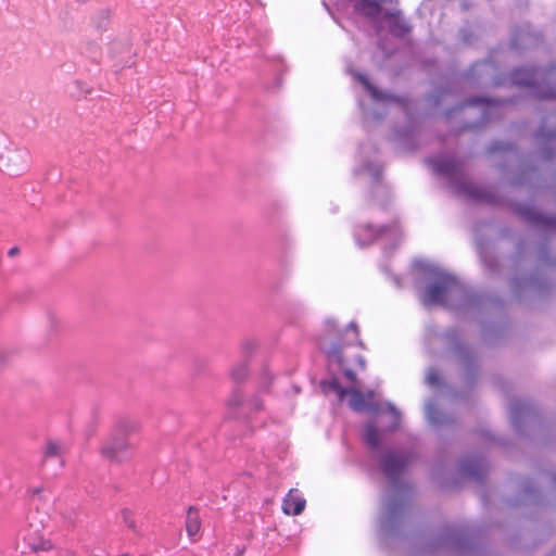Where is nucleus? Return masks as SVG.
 <instances>
[{
  "label": "nucleus",
  "mask_w": 556,
  "mask_h": 556,
  "mask_svg": "<svg viewBox=\"0 0 556 556\" xmlns=\"http://www.w3.org/2000/svg\"><path fill=\"white\" fill-rule=\"evenodd\" d=\"M122 518H123V521L132 530L136 529V525H135V521L134 519L131 518V513L130 510L128 509H124L122 511Z\"/></svg>",
  "instance_id": "30"
},
{
  "label": "nucleus",
  "mask_w": 556,
  "mask_h": 556,
  "mask_svg": "<svg viewBox=\"0 0 556 556\" xmlns=\"http://www.w3.org/2000/svg\"><path fill=\"white\" fill-rule=\"evenodd\" d=\"M543 154H544V157H545V159H549V157H552V152H549V151H545V150H544V151H543Z\"/></svg>",
  "instance_id": "37"
},
{
  "label": "nucleus",
  "mask_w": 556,
  "mask_h": 556,
  "mask_svg": "<svg viewBox=\"0 0 556 556\" xmlns=\"http://www.w3.org/2000/svg\"><path fill=\"white\" fill-rule=\"evenodd\" d=\"M445 545H452L454 547H456L457 549L462 551L463 549V541L458 536H455V535H448V536H445L441 540Z\"/></svg>",
  "instance_id": "29"
},
{
  "label": "nucleus",
  "mask_w": 556,
  "mask_h": 556,
  "mask_svg": "<svg viewBox=\"0 0 556 556\" xmlns=\"http://www.w3.org/2000/svg\"><path fill=\"white\" fill-rule=\"evenodd\" d=\"M248 375L247 364L241 362L235 365L231 369V378L235 382H241L245 379Z\"/></svg>",
  "instance_id": "22"
},
{
  "label": "nucleus",
  "mask_w": 556,
  "mask_h": 556,
  "mask_svg": "<svg viewBox=\"0 0 556 556\" xmlns=\"http://www.w3.org/2000/svg\"><path fill=\"white\" fill-rule=\"evenodd\" d=\"M65 451V446L56 441H49L43 452V459L41 466L43 467L49 459H56L59 463V467L64 466V462L62 459L63 453Z\"/></svg>",
  "instance_id": "16"
},
{
  "label": "nucleus",
  "mask_w": 556,
  "mask_h": 556,
  "mask_svg": "<svg viewBox=\"0 0 556 556\" xmlns=\"http://www.w3.org/2000/svg\"><path fill=\"white\" fill-rule=\"evenodd\" d=\"M386 408L393 414L394 420L396 422L399 419V413L396 412L395 407L391 403H386Z\"/></svg>",
  "instance_id": "33"
},
{
  "label": "nucleus",
  "mask_w": 556,
  "mask_h": 556,
  "mask_svg": "<svg viewBox=\"0 0 556 556\" xmlns=\"http://www.w3.org/2000/svg\"><path fill=\"white\" fill-rule=\"evenodd\" d=\"M358 329L355 323H351L343 333L342 342H327L321 343L323 351L327 354L330 366H338L346 380L351 383H356V375L350 368V362L343 354L345 345L361 344Z\"/></svg>",
  "instance_id": "5"
},
{
  "label": "nucleus",
  "mask_w": 556,
  "mask_h": 556,
  "mask_svg": "<svg viewBox=\"0 0 556 556\" xmlns=\"http://www.w3.org/2000/svg\"><path fill=\"white\" fill-rule=\"evenodd\" d=\"M201 522L198 510L194 507H189L186 519V530L190 538L197 535L200 531Z\"/></svg>",
  "instance_id": "18"
},
{
  "label": "nucleus",
  "mask_w": 556,
  "mask_h": 556,
  "mask_svg": "<svg viewBox=\"0 0 556 556\" xmlns=\"http://www.w3.org/2000/svg\"><path fill=\"white\" fill-rule=\"evenodd\" d=\"M443 101H444V98H443V97H441V98H439V99H437V100H435V103L439 105V104H441Z\"/></svg>",
  "instance_id": "38"
},
{
  "label": "nucleus",
  "mask_w": 556,
  "mask_h": 556,
  "mask_svg": "<svg viewBox=\"0 0 556 556\" xmlns=\"http://www.w3.org/2000/svg\"><path fill=\"white\" fill-rule=\"evenodd\" d=\"M556 79V66L545 71H533L528 67L515 70L509 76V83L529 88L530 94L541 99L556 98V87L552 84Z\"/></svg>",
  "instance_id": "4"
},
{
  "label": "nucleus",
  "mask_w": 556,
  "mask_h": 556,
  "mask_svg": "<svg viewBox=\"0 0 556 556\" xmlns=\"http://www.w3.org/2000/svg\"><path fill=\"white\" fill-rule=\"evenodd\" d=\"M364 169L371 177L372 181L379 184L382 173V166L376 162H368L365 164ZM378 190L384 191V187L377 185Z\"/></svg>",
  "instance_id": "20"
},
{
  "label": "nucleus",
  "mask_w": 556,
  "mask_h": 556,
  "mask_svg": "<svg viewBox=\"0 0 556 556\" xmlns=\"http://www.w3.org/2000/svg\"><path fill=\"white\" fill-rule=\"evenodd\" d=\"M422 268L433 280L421 296L424 305H447L453 298L462 299L459 306H466L476 301L475 294L468 291L456 277L434 265L426 264Z\"/></svg>",
  "instance_id": "2"
},
{
  "label": "nucleus",
  "mask_w": 556,
  "mask_h": 556,
  "mask_svg": "<svg viewBox=\"0 0 556 556\" xmlns=\"http://www.w3.org/2000/svg\"><path fill=\"white\" fill-rule=\"evenodd\" d=\"M305 500L300 495L299 491L291 489L283 500L282 510L287 515H300L305 508Z\"/></svg>",
  "instance_id": "12"
},
{
  "label": "nucleus",
  "mask_w": 556,
  "mask_h": 556,
  "mask_svg": "<svg viewBox=\"0 0 556 556\" xmlns=\"http://www.w3.org/2000/svg\"><path fill=\"white\" fill-rule=\"evenodd\" d=\"M109 11L103 10L99 14V21H96L97 27L102 28L105 26L106 21L109 20Z\"/></svg>",
  "instance_id": "31"
},
{
  "label": "nucleus",
  "mask_w": 556,
  "mask_h": 556,
  "mask_svg": "<svg viewBox=\"0 0 556 556\" xmlns=\"http://www.w3.org/2000/svg\"><path fill=\"white\" fill-rule=\"evenodd\" d=\"M554 484H555V488H556V477L554 478Z\"/></svg>",
  "instance_id": "43"
},
{
  "label": "nucleus",
  "mask_w": 556,
  "mask_h": 556,
  "mask_svg": "<svg viewBox=\"0 0 556 556\" xmlns=\"http://www.w3.org/2000/svg\"><path fill=\"white\" fill-rule=\"evenodd\" d=\"M355 77L365 87V89L370 93V96L372 97L374 100L379 101V102H383V101H394L395 102V101H397V99L394 96H391L389 93L378 90L374 85H371V83L368 80V78L365 75L357 73L355 75Z\"/></svg>",
  "instance_id": "17"
},
{
  "label": "nucleus",
  "mask_w": 556,
  "mask_h": 556,
  "mask_svg": "<svg viewBox=\"0 0 556 556\" xmlns=\"http://www.w3.org/2000/svg\"><path fill=\"white\" fill-rule=\"evenodd\" d=\"M51 547V544L48 541H41L39 544L31 545V548L35 552L38 551H48Z\"/></svg>",
  "instance_id": "32"
},
{
  "label": "nucleus",
  "mask_w": 556,
  "mask_h": 556,
  "mask_svg": "<svg viewBox=\"0 0 556 556\" xmlns=\"http://www.w3.org/2000/svg\"><path fill=\"white\" fill-rule=\"evenodd\" d=\"M388 230L387 226L376 228L371 224H362L356 228L355 237L359 244H362V237H364V243H369L383 236Z\"/></svg>",
  "instance_id": "13"
},
{
  "label": "nucleus",
  "mask_w": 556,
  "mask_h": 556,
  "mask_svg": "<svg viewBox=\"0 0 556 556\" xmlns=\"http://www.w3.org/2000/svg\"><path fill=\"white\" fill-rule=\"evenodd\" d=\"M263 408V403H262V400L256 396V395H253L251 396L250 399H247V404H245V417L250 414V413H253V412H258Z\"/></svg>",
  "instance_id": "24"
},
{
  "label": "nucleus",
  "mask_w": 556,
  "mask_h": 556,
  "mask_svg": "<svg viewBox=\"0 0 556 556\" xmlns=\"http://www.w3.org/2000/svg\"><path fill=\"white\" fill-rule=\"evenodd\" d=\"M501 149H503V147H502V146H500L498 143H494V144L491 147V151H492V152L498 151V150H501Z\"/></svg>",
  "instance_id": "36"
},
{
  "label": "nucleus",
  "mask_w": 556,
  "mask_h": 556,
  "mask_svg": "<svg viewBox=\"0 0 556 556\" xmlns=\"http://www.w3.org/2000/svg\"><path fill=\"white\" fill-rule=\"evenodd\" d=\"M533 41L532 35L522 30L513 38L511 43L515 48H526L530 47Z\"/></svg>",
  "instance_id": "21"
},
{
  "label": "nucleus",
  "mask_w": 556,
  "mask_h": 556,
  "mask_svg": "<svg viewBox=\"0 0 556 556\" xmlns=\"http://www.w3.org/2000/svg\"><path fill=\"white\" fill-rule=\"evenodd\" d=\"M530 412V406L521 400H513L509 404L510 419L516 430L520 429L521 418Z\"/></svg>",
  "instance_id": "15"
},
{
  "label": "nucleus",
  "mask_w": 556,
  "mask_h": 556,
  "mask_svg": "<svg viewBox=\"0 0 556 556\" xmlns=\"http://www.w3.org/2000/svg\"><path fill=\"white\" fill-rule=\"evenodd\" d=\"M8 172L10 175H20L27 168L28 153L25 151H15L8 155Z\"/></svg>",
  "instance_id": "14"
},
{
  "label": "nucleus",
  "mask_w": 556,
  "mask_h": 556,
  "mask_svg": "<svg viewBox=\"0 0 556 556\" xmlns=\"http://www.w3.org/2000/svg\"><path fill=\"white\" fill-rule=\"evenodd\" d=\"M426 414L432 424H441L442 422V420L437 417V408L433 403H428L426 405Z\"/></svg>",
  "instance_id": "28"
},
{
  "label": "nucleus",
  "mask_w": 556,
  "mask_h": 556,
  "mask_svg": "<svg viewBox=\"0 0 556 556\" xmlns=\"http://www.w3.org/2000/svg\"><path fill=\"white\" fill-rule=\"evenodd\" d=\"M520 214L526 220L536 227L556 231V217L545 216L539 211L529 206L521 207Z\"/></svg>",
  "instance_id": "10"
},
{
  "label": "nucleus",
  "mask_w": 556,
  "mask_h": 556,
  "mask_svg": "<svg viewBox=\"0 0 556 556\" xmlns=\"http://www.w3.org/2000/svg\"><path fill=\"white\" fill-rule=\"evenodd\" d=\"M39 493V489H34L33 490V494H38Z\"/></svg>",
  "instance_id": "40"
},
{
  "label": "nucleus",
  "mask_w": 556,
  "mask_h": 556,
  "mask_svg": "<svg viewBox=\"0 0 556 556\" xmlns=\"http://www.w3.org/2000/svg\"><path fill=\"white\" fill-rule=\"evenodd\" d=\"M503 84H505V83H504V81H497V80H496V81H493V85H494V86H500V85H503Z\"/></svg>",
  "instance_id": "39"
},
{
  "label": "nucleus",
  "mask_w": 556,
  "mask_h": 556,
  "mask_svg": "<svg viewBox=\"0 0 556 556\" xmlns=\"http://www.w3.org/2000/svg\"><path fill=\"white\" fill-rule=\"evenodd\" d=\"M364 439L389 481V490L384 496L380 516V529L383 533H391L402 521L410 493L409 486L401 478L408 464V455L404 451L386 448L382 445L381 431L374 421L366 424Z\"/></svg>",
  "instance_id": "1"
},
{
  "label": "nucleus",
  "mask_w": 556,
  "mask_h": 556,
  "mask_svg": "<svg viewBox=\"0 0 556 556\" xmlns=\"http://www.w3.org/2000/svg\"><path fill=\"white\" fill-rule=\"evenodd\" d=\"M458 356H459L460 361L463 362V364H464L468 369H470L471 365H472V364H473V362H475L473 353H472L468 348L460 346V348L458 349Z\"/></svg>",
  "instance_id": "25"
},
{
  "label": "nucleus",
  "mask_w": 556,
  "mask_h": 556,
  "mask_svg": "<svg viewBox=\"0 0 556 556\" xmlns=\"http://www.w3.org/2000/svg\"><path fill=\"white\" fill-rule=\"evenodd\" d=\"M78 2H85L86 0H77Z\"/></svg>",
  "instance_id": "44"
},
{
  "label": "nucleus",
  "mask_w": 556,
  "mask_h": 556,
  "mask_svg": "<svg viewBox=\"0 0 556 556\" xmlns=\"http://www.w3.org/2000/svg\"><path fill=\"white\" fill-rule=\"evenodd\" d=\"M426 381L428 384L432 387H438L440 384V376L437 369L430 368L427 372Z\"/></svg>",
  "instance_id": "27"
},
{
  "label": "nucleus",
  "mask_w": 556,
  "mask_h": 556,
  "mask_svg": "<svg viewBox=\"0 0 556 556\" xmlns=\"http://www.w3.org/2000/svg\"><path fill=\"white\" fill-rule=\"evenodd\" d=\"M548 556H556V548Z\"/></svg>",
  "instance_id": "41"
},
{
  "label": "nucleus",
  "mask_w": 556,
  "mask_h": 556,
  "mask_svg": "<svg viewBox=\"0 0 556 556\" xmlns=\"http://www.w3.org/2000/svg\"><path fill=\"white\" fill-rule=\"evenodd\" d=\"M20 253V250L17 247L11 248L8 252L9 256L13 257L16 256Z\"/></svg>",
  "instance_id": "35"
},
{
  "label": "nucleus",
  "mask_w": 556,
  "mask_h": 556,
  "mask_svg": "<svg viewBox=\"0 0 556 556\" xmlns=\"http://www.w3.org/2000/svg\"><path fill=\"white\" fill-rule=\"evenodd\" d=\"M430 163L437 173L448 180L457 193L479 202H494V197L489 190L470 180L462 160L453 155L440 154L431 159Z\"/></svg>",
  "instance_id": "3"
},
{
  "label": "nucleus",
  "mask_w": 556,
  "mask_h": 556,
  "mask_svg": "<svg viewBox=\"0 0 556 556\" xmlns=\"http://www.w3.org/2000/svg\"><path fill=\"white\" fill-rule=\"evenodd\" d=\"M508 103L507 100L500 101L485 97L472 98L464 102L458 110L464 113L465 116H471L478 114L480 121L477 123H466V129L477 128L485 122L500 116V112L504 104Z\"/></svg>",
  "instance_id": "7"
},
{
  "label": "nucleus",
  "mask_w": 556,
  "mask_h": 556,
  "mask_svg": "<svg viewBox=\"0 0 556 556\" xmlns=\"http://www.w3.org/2000/svg\"><path fill=\"white\" fill-rule=\"evenodd\" d=\"M247 399L240 390H235L227 401V407L231 410H239V415L245 417Z\"/></svg>",
  "instance_id": "19"
},
{
  "label": "nucleus",
  "mask_w": 556,
  "mask_h": 556,
  "mask_svg": "<svg viewBox=\"0 0 556 556\" xmlns=\"http://www.w3.org/2000/svg\"><path fill=\"white\" fill-rule=\"evenodd\" d=\"M447 117H451L453 115V111H450L446 113Z\"/></svg>",
  "instance_id": "42"
},
{
  "label": "nucleus",
  "mask_w": 556,
  "mask_h": 556,
  "mask_svg": "<svg viewBox=\"0 0 556 556\" xmlns=\"http://www.w3.org/2000/svg\"><path fill=\"white\" fill-rule=\"evenodd\" d=\"M538 140L542 141L548 148L556 149V131L545 132L544 129H542L538 134Z\"/></svg>",
  "instance_id": "23"
},
{
  "label": "nucleus",
  "mask_w": 556,
  "mask_h": 556,
  "mask_svg": "<svg viewBox=\"0 0 556 556\" xmlns=\"http://www.w3.org/2000/svg\"><path fill=\"white\" fill-rule=\"evenodd\" d=\"M127 422L123 421L117 425L116 432L111 434L101 447V454L110 462L121 463L125 459L129 444L125 438L128 432Z\"/></svg>",
  "instance_id": "8"
},
{
  "label": "nucleus",
  "mask_w": 556,
  "mask_h": 556,
  "mask_svg": "<svg viewBox=\"0 0 556 556\" xmlns=\"http://www.w3.org/2000/svg\"><path fill=\"white\" fill-rule=\"evenodd\" d=\"M460 472L477 481H481L486 473V465L481 458H465L459 464Z\"/></svg>",
  "instance_id": "11"
},
{
  "label": "nucleus",
  "mask_w": 556,
  "mask_h": 556,
  "mask_svg": "<svg viewBox=\"0 0 556 556\" xmlns=\"http://www.w3.org/2000/svg\"><path fill=\"white\" fill-rule=\"evenodd\" d=\"M355 362L359 365V367H361L362 369H364V368H365V359H364V357H363L362 355H357V356L355 357Z\"/></svg>",
  "instance_id": "34"
},
{
  "label": "nucleus",
  "mask_w": 556,
  "mask_h": 556,
  "mask_svg": "<svg viewBox=\"0 0 556 556\" xmlns=\"http://www.w3.org/2000/svg\"><path fill=\"white\" fill-rule=\"evenodd\" d=\"M494 71V67L491 63L489 62H484V63H479V64H476L472 68V73L473 75L478 74V75H481V74H490Z\"/></svg>",
  "instance_id": "26"
},
{
  "label": "nucleus",
  "mask_w": 556,
  "mask_h": 556,
  "mask_svg": "<svg viewBox=\"0 0 556 556\" xmlns=\"http://www.w3.org/2000/svg\"><path fill=\"white\" fill-rule=\"evenodd\" d=\"M382 3L380 2V13L377 15H368L375 21H381L388 27L389 31L397 37H403L409 31V26L406 20L396 11L383 10Z\"/></svg>",
  "instance_id": "9"
},
{
  "label": "nucleus",
  "mask_w": 556,
  "mask_h": 556,
  "mask_svg": "<svg viewBox=\"0 0 556 556\" xmlns=\"http://www.w3.org/2000/svg\"><path fill=\"white\" fill-rule=\"evenodd\" d=\"M354 387L352 388H343L338 379L333 378L329 381L323 382V389L325 392L332 391L334 392L339 400L342 401L345 395H350L349 405L355 412H370L377 414L379 412L384 410L382 406L375 402V393L374 391H368L366 394L361 392L356 386V383H352Z\"/></svg>",
  "instance_id": "6"
}]
</instances>
